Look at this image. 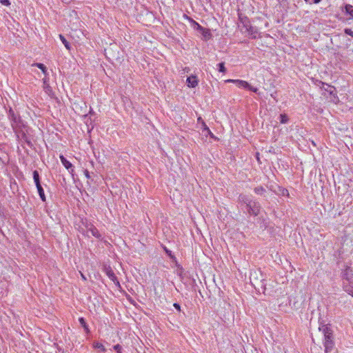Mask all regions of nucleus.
I'll return each mask as SVG.
<instances>
[{"mask_svg": "<svg viewBox=\"0 0 353 353\" xmlns=\"http://www.w3.org/2000/svg\"><path fill=\"white\" fill-rule=\"evenodd\" d=\"M194 23L195 26V28L200 32L204 29V28H203L201 26H200L198 23L194 21Z\"/></svg>", "mask_w": 353, "mask_h": 353, "instance_id": "b1692460", "label": "nucleus"}, {"mask_svg": "<svg viewBox=\"0 0 353 353\" xmlns=\"http://www.w3.org/2000/svg\"><path fill=\"white\" fill-rule=\"evenodd\" d=\"M174 305V307L177 310H179V311H180V310H181V307H180L179 304H178V303H174V305Z\"/></svg>", "mask_w": 353, "mask_h": 353, "instance_id": "7c9ffc66", "label": "nucleus"}, {"mask_svg": "<svg viewBox=\"0 0 353 353\" xmlns=\"http://www.w3.org/2000/svg\"><path fill=\"white\" fill-rule=\"evenodd\" d=\"M164 250L165 251V252L169 255V256L170 258H173V256L172 255V252L171 251H170L169 250H168L165 247L164 248Z\"/></svg>", "mask_w": 353, "mask_h": 353, "instance_id": "c756f323", "label": "nucleus"}, {"mask_svg": "<svg viewBox=\"0 0 353 353\" xmlns=\"http://www.w3.org/2000/svg\"><path fill=\"white\" fill-rule=\"evenodd\" d=\"M345 32L347 34H348V35H350V36H351V37H353V31H352L351 29L346 28V29L345 30Z\"/></svg>", "mask_w": 353, "mask_h": 353, "instance_id": "bb28decb", "label": "nucleus"}, {"mask_svg": "<svg viewBox=\"0 0 353 353\" xmlns=\"http://www.w3.org/2000/svg\"><path fill=\"white\" fill-rule=\"evenodd\" d=\"M79 273L81 274V276L82 279L85 281L86 280V277L84 276V274L82 272H79Z\"/></svg>", "mask_w": 353, "mask_h": 353, "instance_id": "473e14b6", "label": "nucleus"}, {"mask_svg": "<svg viewBox=\"0 0 353 353\" xmlns=\"http://www.w3.org/2000/svg\"><path fill=\"white\" fill-rule=\"evenodd\" d=\"M283 194L288 196L289 195L288 190H283Z\"/></svg>", "mask_w": 353, "mask_h": 353, "instance_id": "2f4dec72", "label": "nucleus"}, {"mask_svg": "<svg viewBox=\"0 0 353 353\" xmlns=\"http://www.w3.org/2000/svg\"><path fill=\"white\" fill-rule=\"evenodd\" d=\"M321 0H305V2L312 4V3H319Z\"/></svg>", "mask_w": 353, "mask_h": 353, "instance_id": "a878e982", "label": "nucleus"}, {"mask_svg": "<svg viewBox=\"0 0 353 353\" xmlns=\"http://www.w3.org/2000/svg\"><path fill=\"white\" fill-rule=\"evenodd\" d=\"M187 83L190 88H195L198 85V81L195 76H190L188 77Z\"/></svg>", "mask_w": 353, "mask_h": 353, "instance_id": "6e6552de", "label": "nucleus"}, {"mask_svg": "<svg viewBox=\"0 0 353 353\" xmlns=\"http://www.w3.org/2000/svg\"><path fill=\"white\" fill-rule=\"evenodd\" d=\"M202 125L203 132H205V136L210 135L211 137H214V134L211 132L210 130L206 125V124L204 122V121H202V125Z\"/></svg>", "mask_w": 353, "mask_h": 353, "instance_id": "9b49d317", "label": "nucleus"}, {"mask_svg": "<svg viewBox=\"0 0 353 353\" xmlns=\"http://www.w3.org/2000/svg\"><path fill=\"white\" fill-rule=\"evenodd\" d=\"M60 159L61 161V163L66 169L68 170L72 167V163L70 161H68L63 155L60 156Z\"/></svg>", "mask_w": 353, "mask_h": 353, "instance_id": "f8f14e48", "label": "nucleus"}, {"mask_svg": "<svg viewBox=\"0 0 353 353\" xmlns=\"http://www.w3.org/2000/svg\"><path fill=\"white\" fill-rule=\"evenodd\" d=\"M254 192L257 194H263L265 192V189L262 186L256 187L254 189Z\"/></svg>", "mask_w": 353, "mask_h": 353, "instance_id": "aec40b11", "label": "nucleus"}, {"mask_svg": "<svg viewBox=\"0 0 353 353\" xmlns=\"http://www.w3.org/2000/svg\"><path fill=\"white\" fill-rule=\"evenodd\" d=\"M79 323L83 327L85 331L88 333L90 332L88 325L86 324L85 319L83 317L79 318Z\"/></svg>", "mask_w": 353, "mask_h": 353, "instance_id": "2eb2a0df", "label": "nucleus"}, {"mask_svg": "<svg viewBox=\"0 0 353 353\" xmlns=\"http://www.w3.org/2000/svg\"><path fill=\"white\" fill-rule=\"evenodd\" d=\"M33 179H34V181L35 183V185L37 186V190H38V193L39 194V196L41 198V199L43 201H46V196H45V194H44V190L40 183V180H39V172L37 170H34L33 172Z\"/></svg>", "mask_w": 353, "mask_h": 353, "instance_id": "f03ea898", "label": "nucleus"}, {"mask_svg": "<svg viewBox=\"0 0 353 353\" xmlns=\"http://www.w3.org/2000/svg\"><path fill=\"white\" fill-rule=\"evenodd\" d=\"M288 121V117L286 114H281L280 115V122L281 123H286Z\"/></svg>", "mask_w": 353, "mask_h": 353, "instance_id": "4be33fe9", "label": "nucleus"}, {"mask_svg": "<svg viewBox=\"0 0 353 353\" xmlns=\"http://www.w3.org/2000/svg\"><path fill=\"white\" fill-rule=\"evenodd\" d=\"M202 121H203V120L202 119V118H201V117H199L197 119V121H198V123H201L202 124Z\"/></svg>", "mask_w": 353, "mask_h": 353, "instance_id": "72a5a7b5", "label": "nucleus"}, {"mask_svg": "<svg viewBox=\"0 0 353 353\" xmlns=\"http://www.w3.org/2000/svg\"><path fill=\"white\" fill-rule=\"evenodd\" d=\"M319 330L322 332L324 336L323 344L325 352L326 353L330 352L334 346L333 332L327 325H323L321 327H319Z\"/></svg>", "mask_w": 353, "mask_h": 353, "instance_id": "f257e3e1", "label": "nucleus"}, {"mask_svg": "<svg viewBox=\"0 0 353 353\" xmlns=\"http://www.w3.org/2000/svg\"><path fill=\"white\" fill-rule=\"evenodd\" d=\"M1 3L4 6H9L10 4L9 0H1Z\"/></svg>", "mask_w": 353, "mask_h": 353, "instance_id": "c85d7f7f", "label": "nucleus"}, {"mask_svg": "<svg viewBox=\"0 0 353 353\" xmlns=\"http://www.w3.org/2000/svg\"><path fill=\"white\" fill-rule=\"evenodd\" d=\"M93 347L94 348L100 349L102 352H105L106 351V349L103 346V344L99 343V342H94L93 343Z\"/></svg>", "mask_w": 353, "mask_h": 353, "instance_id": "dca6fc26", "label": "nucleus"}, {"mask_svg": "<svg viewBox=\"0 0 353 353\" xmlns=\"http://www.w3.org/2000/svg\"><path fill=\"white\" fill-rule=\"evenodd\" d=\"M8 117L11 121V125L14 131L19 127L20 118L16 115L12 109H10Z\"/></svg>", "mask_w": 353, "mask_h": 353, "instance_id": "39448f33", "label": "nucleus"}, {"mask_svg": "<svg viewBox=\"0 0 353 353\" xmlns=\"http://www.w3.org/2000/svg\"><path fill=\"white\" fill-rule=\"evenodd\" d=\"M238 200L239 203L245 204V207H247L252 201L246 195L244 194H240Z\"/></svg>", "mask_w": 353, "mask_h": 353, "instance_id": "1a4fd4ad", "label": "nucleus"}, {"mask_svg": "<svg viewBox=\"0 0 353 353\" xmlns=\"http://www.w3.org/2000/svg\"><path fill=\"white\" fill-rule=\"evenodd\" d=\"M105 272L107 276L111 279L117 286L120 287V284L119 281L117 279L114 272L111 270L110 267L105 268Z\"/></svg>", "mask_w": 353, "mask_h": 353, "instance_id": "423d86ee", "label": "nucleus"}, {"mask_svg": "<svg viewBox=\"0 0 353 353\" xmlns=\"http://www.w3.org/2000/svg\"><path fill=\"white\" fill-rule=\"evenodd\" d=\"M261 274L260 272L254 271L251 272L250 274V281L252 284L255 286V284L258 282V275Z\"/></svg>", "mask_w": 353, "mask_h": 353, "instance_id": "9d476101", "label": "nucleus"}, {"mask_svg": "<svg viewBox=\"0 0 353 353\" xmlns=\"http://www.w3.org/2000/svg\"><path fill=\"white\" fill-rule=\"evenodd\" d=\"M32 65H35V66L38 67L39 68H40L42 70V72L44 74H46L47 69H46V67L43 63H37L33 64Z\"/></svg>", "mask_w": 353, "mask_h": 353, "instance_id": "412c9836", "label": "nucleus"}, {"mask_svg": "<svg viewBox=\"0 0 353 353\" xmlns=\"http://www.w3.org/2000/svg\"><path fill=\"white\" fill-rule=\"evenodd\" d=\"M345 10L347 14H349L350 16L353 17V6L350 5V4H346L345 6Z\"/></svg>", "mask_w": 353, "mask_h": 353, "instance_id": "4468645a", "label": "nucleus"}, {"mask_svg": "<svg viewBox=\"0 0 353 353\" xmlns=\"http://www.w3.org/2000/svg\"><path fill=\"white\" fill-rule=\"evenodd\" d=\"M121 349V346L119 344L114 346V350H115L117 353H122Z\"/></svg>", "mask_w": 353, "mask_h": 353, "instance_id": "393cba45", "label": "nucleus"}, {"mask_svg": "<svg viewBox=\"0 0 353 353\" xmlns=\"http://www.w3.org/2000/svg\"><path fill=\"white\" fill-rule=\"evenodd\" d=\"M43 88L46 90V92H47L50 95L52 92V90L49 84L47 83L46 79H43Z\"/></svg>", "mask_w": 353, "mask_h": 353, "instance_id": "a211bd4d", "label": "nucleus"}, {"mask_svg": "<svg viewBox=\"0 0 353 353\" xmlns=\"http://www.w3.org/2000/svg\"><path fill=\"white\" fill-rule=\"evenodd\" d=\"M84 174H85V177H86L88 179H91L90 174V172H89V171H88V170H84Z\"/></svg>", "mask_w": 353, "mask_h": 353, "instance_id": "cd10ccee", "label": "nucleus"}, {"mask_svg": "<svg viewBox=\"0 0 353 353\" xmlns=\"http://www.w3.org/2000/svg\"><path fill=\"white\" fill-rule=\"evenodd\" d=\"M352 296H353V294H352Z\"/></svg>", "mask_w": 353, "mask_h": 353, "instance_id": "f704fd0d", "label": "nucleus"}, {"mask_svg": "<svg viewBox=\"0 0 353 353\" xmlns=\"http://www.w3.org/2000/svg\"><path fill=\"white\" fill-rule=\"evenodd\" d=\"M201 33L203 36V37L206 39H209L211 36L210 30L208 29L204 28Z\"/></svg>", "mask_w": 353, "mask_h": 353, "instance_id": "6ab92c4d", "label": "nucleus"}, {"mask_svg": "<svg viewBox=\"0 0 353 353\" xmlns=\"http://www.w3.org/2000/svg\"><path fill=\"white\" fill-rule=\"evenodd\" d=\"M88 232H90L91 234L95 237H97V238L100 237V234H99L98 230L92 225L89 228Z\"/></svg>", "mask_w": 353, "mask_h": 353, "instance_id": "ddd939ff", "label": "nucleus"}, {"mask_svg": "<svg viewBox=\"0 0 353 353\" xmlns=\"http://www.w3.org/2000/svg\"><path fill=\"white\" fill-rule=\"evenodd\" d=\"M227 82L234 83H236L238 87L247 88L249 90H251V91H252L254 92H257V91H258V89L256 88L252 87V85H250L249 84V83H248L245 81L239 80V79H236V80L228 79V80H227Z\"/></svg>", "mask_w": 353, "mask_h": 353, "instance_id": "7ed1b4c3", "label": "nucleus"}, {"mask_svg": "<svg viewBox=\"0 0 353 353\" xmlns=\"http://www.w3.org/2000/svg\"><path fill=\"white\" fill-rule=\"evenodd\" d=\"M260 205L258 202L251 201L250 204L246 207V210L248 212L250 215L257 216L260 212Z\"/></svg>", "mask_w": 353, "mask_h": 353, "instance_id": "20e7f679", "label": "nucleus"}, {"mask_svg": "<svg viewBox=\"0 0 353 353\" xmlns=\"http://www.w3.org/2000/svg\"><path fill=\"white\" fill-rule=\"evenodd\" d=\"M59 38L62 43L64 44L65 47L68 50H70V43L67 41V40L65 39V37L62 34H59Z\"/></svg>", "mask_w": 353, "mask_h": 353, "instance_id": "f3484780", "label": "nucleus"}, {"mask_svg": "<svg viewBox=\"0 0 353 353\" xmlns=\"http://www.w3.org/2000/svg\"><path fill=\"white\" fill-rule=\"evenodd\" d=\"M243 27L245 28V32H248L249 34H250L252 38L256 37L257 30L254 27L251 26L248 23L244 24Z\"/></svg>", "mask_w": 353, "mask_h": 353, "instance_id": "0eeeda50", "label": "nucleus"}, {"mask_svg": "<svg viewBox=\"0 0 353 353\" xmlns=\"http://www.w3.org/2000/svg\"><path fill=\"white\" fill-rule=\"evenodd\" d=\"M219 66V70L221 72H225L226 71V69L224 65V63H220L218 64Z\"/></svg>", "mask_w": 353, "mask_h": 353, "instance_id": "5701e85b", "label": "nucleus"}]
</instances>
